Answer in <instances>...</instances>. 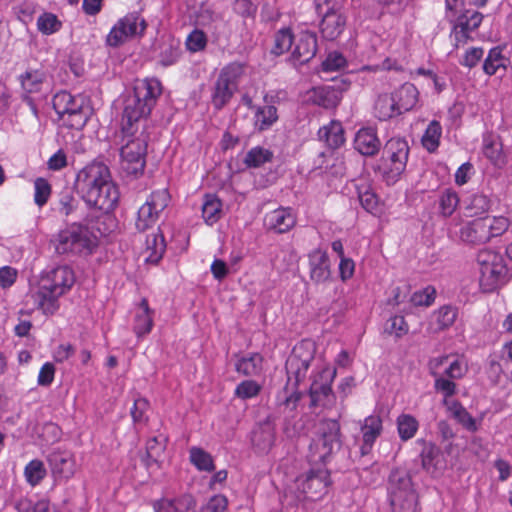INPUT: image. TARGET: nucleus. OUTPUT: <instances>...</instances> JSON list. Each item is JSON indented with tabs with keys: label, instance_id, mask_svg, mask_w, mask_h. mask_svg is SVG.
Returning <instances> with one entry per match:
<instances>
[{
	"label": "nucleus",
	"instance_id": "5fc2aeb1",
	"mask_svg": "<svg viewBox=\"0 0 512 512\" xmlns=\"http://www.w3.org/2000/svg\"><path fill=\"white\" fill-rule=\"evenodd\" d=\"M289 385L290 384L287 383L283 391L277 396V400L280 405L285 407V410L292 412L295 411L298 406L301 399V393L297 389L298 386H294V384H292V388L290 390Z\"/></svg>",
	"mask_w": 512,
	"mask_h": 512
},
{
	"label": "nucleus",
	"instance_id": "f8f14e48",
	"mask_svg": "<svg viewBox=\"0 0 512 512\" xmlns=\"http://www.w3.org/2000/svg\"><path fill=\"white\" fill-rule=\"evenodd\" d=\"M147 29V22L139 12H129L119 18L106 36V45L119 47L132 38H141Z\"/></svg>",
	"mask_w": 512,
	"mask_h": 512
},
{
	"label": "nucleus",
	"instance_id": "ddd939ff",
	"mask_svg": "<svg viewBox=\"0 0 512 512\" xmlns=\"http://www.w3.org/2000/svg\"><path fill=\"white\" fill-rule=\"evenodd\" d=\"M171 195L168 188L153 190L140 206L135 222L136 229L144 232L156 225L161 213L168 207Z\"/></svg>",
	"mask_w": 512,
	"mask_h": 512
},
{
	"label": "nucleus",
	"instance_id": "4468645a",
	"mask_svg": "<svg viewBox=\"0 0 512 512\" xmlns=\"http://www.w3.org/2000/svg\"><path fill=\"white\" fill-rule=\"evenodd\" d=\"M316 352L315 343L311 340H302L296 344L288 357L285 368L288 376L287 383L294 380V386H298L306 378L308 369Z\"/></svg>",
	"mask_w": 512,
	"mask_h": 512
},
{
	"label": "nucleus",
	"instance_id": "f704fd0d",
	"mask_svg": "<svg viewBox=\"0 0 512 512\" xmlns=\"http://www.w3.org/2000/svg\"><path fill=\"white\" fill-rule=\"evenodd\" d=\"M458 316V309L451 305H444L432 314L430 328L434 332H440L451 327Z\"/></svg>",
	"mask_w": 512,
	"mask_h": 512
},
{
	"label": "nucleus",
	"instance_id": "a18cd8bd",
	"mask_svg": "<svg viewBox=\"0 0 512 512\" xmlns=\"http://www.w3.org/2000/svg\"><path fill=\"white\" fill-rule=\"evenodd\" d=\"M47 471L43 461L33 459L24 468V477L28 484L35 487L46 477Z\"/></svg>",
	"mask_w": 512,
	"mask_h": 512
},
{
	"label": "nucleus",
	"instance_id": "7ed1b4c3",
	"mask_svg": "<svg viewBox=\"0 0 512 512\" xmlns=\"http://www.w3.org/2000/svg\"><path fill=\"white\" fill-rule=\"evenodd\" d=\"M75 283L73 270L58 266L41 277L34 303L46 315H53L59 309L58 299L66 294Z\"/></svg>",
	"mask_w": 512,
	"mask_h": 512
},
{
	"label": "nucleus",
	"instance_id": "7c9ffc66",
	"mask_svg": "<svg viewBox=\"0 0 512 512\" xmlns=\"http://www.w3.org/2000/svg\"><path fill=\"white\" fill-rule=\"evenodd\" d=\"M154 311L149 307L146 298L141 299L134 317L133 331L141 338L152 331Z\"/></svg>",
	"mask_w": 512,
	"mask_h": 512
},
{
	"label": "nucleus",
	"instance_id": "0e129e2a",
	"mask_svg": "<svg viewBox=\"0 0 512 512\" xmlns=\"http://www.w3.org/2000/svg\"><path fill=\"white\" fill-rule=\"evenodd\" d=\"M386 331L397 338H401L409 332V325L404 316L395 315L388 320Z\"/></svg>",
	"mask_w": 512,
	"mask_h": 512
},
{
	"label": "nucleus",
	"instance_id": "9d476101",
	"mask_svg": "<svg viewBox=\"0 0 512 512\" xmlns=\"http://www.w3.org/2000/svg\"><path fill=\"white\" fill-rule=\"evenodd\" d=\"M388 496L392 512H417L418 497L410 476L401 470L391 472Z\"/></svg>",
	"mask_w": 512,
	"mask_h": 512
},
{
	"label": "nucleus",
	"instance_id": "58836bf2",
	"mask_svg": "<svg viewBox=\"0 0 512 512\" xmlns=\"http://www.w3.org/2000/svg\"><path fill=\"white\" fill-rule=\"evenodd\" d=\"M263 369V357L260 353H250L241 357L235 364V370L247 377L257 376Z\"/></svg>",
	"mask_w": 512,
	"mask_h": 512
},
{
	"label": "nucleus",
	"instance_id": "cd10ccee",
	"mask_svg": "<svg viewBox=\"0 0 512 512\" xmlns=\"http://www.w3.org/2000/svg\"><path fill=\"white\" fill-rule=\"evenodd\" d=\"M154 512H190L195 507V501L190 495L175 498L162 497L152 503Z\"/></svg>",
	"mask_w": 512,
	"mask_h": 512
},
{
	"label": "nucleus",
	"instance_id": "b1692460",
	"mask_svg": "<svg viewBox=\"0 0 512 512\" xmlns=\"http://www.w3.org/2000/svg\"><path fill=\"white\" fill-rule=\"evenodd\" d=\"M354 148L363 156H374L381 148L377 129L374 127L360 128L354 138Z\"/></svg>",
	"mask_w": 512,
	"mask_h": 512
},
{
	"label": "nucleus",
	"instance_id": "dca6fc26",
	"mask_svg": "<svg viewBox=\"0 0 512 512\" xmlns=\"http://www.w3.org/2000/svg\"><path fill=\"white\" fill-rule=\"evenodd\" d=\"M330 471L325 467L312 466L296 479L297 489L309 500H320L331 485Z\"/></svg>",
	"mask_w": 512,
	"mask_h": 512
},
{
	"label": "nucleus",
	"instance_id": "052dcab7",
	"mask_svg": "<svg viewBox=\"0 0 512 512\" xmlns=\"http://www.w3.org/2000/svg\"><path fill=\"white\" fill-rule=\"evenodd\" d=\"M347 66L346 58L339 52H330L325 60L321 63L323 72H336Z\"/></svg>",
	"mask_w": 512,
	"mask_h": 512
},
{
	"label": "nucleus",
	"instance_id": "412c9836",
	"mask_svg": "<svg viewBox=\"0 0 512 512\" xmlns=\"http://www.w3.org/2000/svg\"><path fill=\"white\" fill-rule=\"evenodd\" d=\"M297 223L296 213L290 207H279L264 217V226L277 234L289 232Z\"/></svg>",
	"mask_w": 512,
	"mask_h": 512
},
{
	"label": "nucleus",
	"instance_id": "423d86ee",
	"mask_svg": "<svg viewBox=\"0 0 512 512\" xmlns=\"http://www.w3.org/2000/svg\"><path fill=\"white\" fill-rule=\"evenodd\" d=\"M409 145L404 138L393 137L383 148L377 172L387 185H394L406 169Z\"/></svg>",
	"mask_w": 512,
	"mask_h": 512
},
{
	"label": "nucleus",
	"instance_id": "473e14b6",
	"mask_svg": "<svg viewBox=\"0 0 512 512\" xmlns=\"http://www.w3.org/2000/svg\"><path fill=\"white\" fill-rule=\"evenodd\" d=\"M252 444L261 452L271 449L275 441V429L269 421L260 423L252 432Z\"/></svg>",
	"mask_w": 512,
	"mask_h": 512
},
{
	"label": "nucleus",
	"instance_id": "13d9d810",
	"mask_svg": "<svg viewBox=\"0 0 512 512\" xmlns=\"http://www.w3.org/2000/svg\"><path fill=\"white\" fill-rule=\"evenodd\" d=\"M490 240L503 235L510 226V221L505 216L484 217Z\"/></svg>",
	"mask_w": 512,
	"mask_h": 512
},
{
	"label": "nucleus",
	"instance_id": "4c0bfd02",
	"mask_svg": "<svg viewBox=\"0 0 512 512\" xmlns=\"http://www.w3.org/2000/svg\"><path fill=\"white\" fill-rule=\"evenodd\" d=\"M508 63L509 59L503 54V48L493 47L484 59L483 72L488 76L495 75L501 69L506 71Z\"/></svg>",
	"mask_w": 512,
	"mask_h": 512
},
{
	"label": "nucleus",
	"instance_id": "c85d7f7f",
	"mask_svg": "<svg viewBox=\"0 0 512 512\" xmlns=\"http://www.w3.org/2000/svg\"><path fill=\"white\" fill-rule=\"evenodd\" d=\"M345 24L346 19L341 13L335 10L327 11L320 23L323 38L329 41L337 39L344 31Z\"/></svg>",
	"mask_w": 512,
	"mask_h": 512
},
{
	"label": "nucleus",
	"instance_id": "39448f33",
	"mask_svg": "<svg viewBox=\"0 0 512 512\" xmlns=\"http://www.w3.org/2000/svg\"><path fill=\"white\" fill-rule=\"evenodd\" d=\"M430 375L434 378V389L442 394L443 405L452 402L451 397L457 392L454 380L464 377L468 371L466 362L459 357L450 360L449 355L434 357L428 362Z\"/></svg>",
	"mask_w": 512,
	"mask_h": 512
},
{
	"label": "nucleus",
	"instance_id": "a878e982",
	"mask_svg": "<svg viewBox=\"0 0 512 512\" xmlns=\"http://www.w3.org/2000/svg\"><path fill=\"white\" fill-rule=\"evenodd\" d=\"M48 462L52 472L60 478L70 479L75 473L76 461L71 452L53 451L48 456Z\"/></svg>",
	"mask_w": 512,
	"mask_h": 512
},
{
	"label": "nucleus",
	"instance_id": "a211bd4d",
	"mask_svg": "<svg viewBox=\"0 0 512 512\" xmlns=\"http://www.w3.org/2000/svg\"><path fill=\"white\" fill-rule=\"evenodd\" d=\"M112 179L110 169L101 162H92L83 167L76 177V185L82 196L89 192L92 194L95 188L102 186Z\"/></svg>",
	"mask_w": 512,
	"mask_h": 512
},
{
	"label": "nucleus",
	"instance_id": "c9c22d12",
	"mask_svg": "<svg viewBox=\"0 0 512 512\" xmlns=\"http://www.w3.org/2000/svg\"><path fill=\"white\" fill-rule=\"evenodd\" d=\"M373 116L379 121H388L400 116L390 93H381L375 99Z\"/></svg>",
	"mask_w": 512,
	"mask_h": 512
},
{
	"label": "nucleus",
	"instance_id": "bb28decb",
	"mask_svg": "<svg viewBox=\"0 0 512 512\" xmlns=\"http://www.w3.org/2000/svg\"><path fill=\"white\" fill-rule=\"evenodd\" d=\"M390 94L399 115L411 111L418 102L419 92L412 83H404Z\"/></svg>",
	"mask_w": 512,
	"mask_h": 512
},
{
	"label": "nucleus",
	"instance_id": "9b49d317",
	"mask_svg": "<svg viewBox=\"0 0 512 512\" xmlns=\"http://www.w3.org/2000/svg\"><path fill=\"white\" fill-rule=\"evenodd\" d=\"M447 19L451 25L449 34L451 45L458 50L477 38L484 15L476 10L464 9L453 19L450 17Z\"/></svg>",
	"mask_w": 512,
	"mask_h": 512
},
{
	"label": "nucleus",
	"instance_id": "37998d69",
	"mask_svg": "<svg viewBox=\"0 0 512 512\" xmlns=\"http://www.w3.org/2000/svg\"><path fill=\"white\" fill-rule=\"evenodd\" d=\"M398 436L406 442L415 437L419 430V421L411 414L402 413L396 418Z\"/></svg>",
	"mask_w": 512,
	"mask_h": 512
},
{
	"label": "nucleus",
	"instance_id": "de8ad7c7",
	"mask_svg": "<svg viewBox=\"0 0 512 512\" xmlns=\"http://www.w3.org/2000/svg\"><path fill=\"white\" fill-rule=\"evenodd\" d=\"M273 159V152L269 149L256 146L251 148L244 159V163L247 167L258 168L265 163L271 162Z\"/></svg>",
	"mask_w": 512,
	"mask_h": 512
},
{
	"label": "nucleus",
	"instance_id": "e433bc0d",
	"mask_svg": "<svg viewBox=\"0 0 512 512\" xmlns=\"http://www.w3.org/2000/svg\"><path fill=\"white\" fill-rule=\"evenodd\" d=\"M444 406L446 407L449 415L462 425L463 428L470 432H476L478 430L476 420L458 400L448 402Z\"/></svg>",
	"mask_w": 512,
	"mask_h": 512
},
{
	"label": "nucleus",
	"instance_id": "49530a36",
	"mask_svg": "<svg viewBox=\"0 0 512 512\" xmlns=\"http://www.w3.org/2000/svg\"><path fill=\"white\" fill-rule=\"evenodd\" d=\"M441 135V124L436 120L431 121L421 139L423 147L429 152H434L439 147Z\"/></svg>",
	"mask_w": 512,
	"mask_h": 512
},
{
	"label": "nucleus",
	"instance_id": "774afa93",
	"mask_svg": "<svg viewBox=\"0 0 512 512\" xmlns=\"http://www.w3.org/2000/svg\"><path fill=\"white\" fill-rule=\"evenodd\" d=\"M55 366L51 362L44 363L38 373L37 383L39 386H50L55 378Z\"/></svg>",
	"mask_w": 512,
	"mask_h": 512
},
{
	"label": "nucleus",
	"instance_id": "8fccbe9b",
	"mask_svg": "<svg viewBox=\"0 0 512 512\" xmlns=\"http://www.w3.org/2000/svg\"><path fill=\"white\" fill-rule=\"evenodd\" d=\"M36 25L38 31L42 34L52 35L60 31L63 24L57 15L51 12H44L37 18Z\"/></svg>",
	"mask_w": 512,
	"mask_h": 512
},
{
	"label": "nucleus",
	"instance_id": "aec40b11",
	"mask_svg": "<svg viewBox=\"0 0 512 512\" xmlns=\"http://www.w3.org/2000/svg\"><path fill=\"white\" fill-rule=\"evenodd\" d=\"M317 50V35L308 30L301 31L295 37L290 62L295 67L307 64L315 57Z\"/></svg>",
	"mask_w": 512,
	"mask_h": 512
},
{
	"label": "nucleus",
	"instance_id": "c03bdc74",
	"mask_svg": "<svg viewBox=\"0 0 512 512\" xmlns=\"http://www.w3.org/2000/svg\"><path fill=\"white\" fill-rule=\"evenodd\" d=\"M189 460L199 471L212 472L215 470L213 456L203 448L193 446L189 449Z\"/></svg>",
	"mask_w": 512,
	"mask_h": 512
},
{
	"label": "nucleus",
	"instance_id": "c756f323",
	"mask_svg": "<svg viewBox=\"0 0 512 512\" xmlns=\"http://www.w3.org/2000/svg\"><path fill=\"white\" fill-rule=\"evenodd\" d=\"M383 430L382 419L379 415H370L364 419L361 426L363 444L361 446L362 454H367L373 447L376 439Z\"/></svg>",
	"mask_w": 512,
	"mask_h": 512
},
{
	"label": "nucleus",
	"instance_id": "680f3d73",
	"mask_svg": "<svg viewBox=\"0 0 512 512\" xmlns=\"http://www.w3.org/2000/svg\"><path fill=\"white\" fill-rule=\"evenodd\" d=\"M186 48L191 52H199L206 48L207 46V36L206 34L199 29H194L186 39Z\"/></svg>",
	"mask_w": 512,
	"mask_h": 512
},
{
	"label": "nucleus",
	"instance_id": "a19ab883",
	"mask_svg": "<svg viewBox=\"0 0 512 512\" xmlns=\"http://www.w3.org/2000/svg\"><path fill=\"white\" fill-rule=\"evenodd\" d=\"M165 249L166 244L163 234L156 232L148 235L145 249V253L147 254L146 261L154 264L158 263L163 257Z\"/></svg>",
	"mask_w": 512,
	"mask_h": 512
},
{
	"label": "nucleus",
	"instance_id": "393cba45",
	"mask_svg": "<svg viewBox=\"0 0 512 512\" xmlns=\"http://www.w3.org/2000/svg\"><path fill=\"white\" fill-rule=\"evenodd\" d=\"M460 239L471 245H480L490 241L484 217L476 218L464 224L459 231Z\"/></svg>",
	"mask_w": 512,
	"mask_h": 512
},
{
	"label": "nucleus",
	"instance_id": "72a5a7b5",
	"mask_svg": "<svg viewBox=\"0 0 512 512\" xmlns=\"http://www.w3.org/2000/svg\"><path fill=\"white\" fill-rule=\"evenodd\" d=\"M318 137L331 149H337L345 142L342 124L334 120L319 129Z\"/></svg>",
	"mask_w": 512,
	"mask_h": 512
},
{
	"label": "nucleus",
	"instance_id": "338daca9",
	"mask_svg": "<svg viewBox=\"0 0 512 512\" xmlns=\"http://www.w3.org/2000/svg\"><path fill=\"white\" fill-rule=\"evenodd\" d=\"M149 408V401L144 397H138L134 400L130 410L131 417L135 423L145 422L147 420L146 412Z\"/></svg>",
	"mask_w": 512,
	"mask_h": 512
},
{
	"label": "nucleus",
	"instance_id": "e2e57ef3",
	"mask_svg": "<svg viewBox=\"0 0 512 512\" xmlns=\"http://www.w3.org/2000/svg\"><path fill=\"white\" fill-rule=\"evenodd\" d=\"M435 297V288L432 286H427L422 290L414 292L410 301L414 306H430L434 303Z\"/></svg>",
	"mask_w": 512,
	"mask_h": 512
},
{
	"label": "nucleus",
	"instance_id": "20e7f679",
	"mask_svg": "<svg viewBox=\"0 0 512 512\" xmlns=\"http://www.w3.org/2000/svg\"><path fill=\"white\" fill-rule=\"evenodd\" d=\"M162 93L161 82L157 78L137 79L134 83L133 95L126 102L122 112V120L140 122L146 125L157 99Z\"/></svg>",
	"mask_w": 512,
	"mask_h": 512
},
{
	"label": "nucleus",
	"instance_id": "4be33fe9",
	"mask_svg": "<svg viewBox=\"0 0 512 512\" xmlns=\"http://www.w3.org/2000/svg\"><path fill=\"white\" fill-rule=\"evenodd\" d=\"M309 276L316 284L324 283L331 276L330 261L326 251L314 249L308 254Z\"/></svg>",
	"mask_w": 512,
	"mask_h": 512
},
{
	"label": "nucleus",
	"instance_id": "6e6d98bb",
	"mask_svg": "<svg viewBox=\"0 0 512 512\" xmlns=\"http://www.w3.org/2000/svg\"><path fill=\"white\" fill-rule=\"evenodd\" d=\"M278 119L277 109L275 106L267 105L259 108L255 114V125L259 130L268 129Z\"/></svg>",
	"mask_w": 512,
	"mask_h": 512
},
{
	"label": "nucleus",
	"instance_id": "09e8293b",
	"mask_svg": "<svg viewBox=\"0 0 512 512\" xmlns=\"http://www.w3.org/2000/svg\"><path fill=\"white\" fill-rule=\"evenodd\" d=\"M439 213L443 217H450L457 209L460 199L456 191L445 189L439 196Z\"/></svg>",
	"mask_w": 512,
	"mask_h": 512
},
{
	"label": "nucleus",
	"instance_id": "5701e85b",
	"mask_svg": "<svg viewBox=\"0 0 512 512\" xmlns=\"http://www.w3.org/2000/svg\"><path fill=\"white\" fill-rule=\"evenodd\" d=\"M307 100L325 109H335L342 100V92L333 86H318L307 92Z\"/></svg>",
	"mask_w": 512,
	"mask_h": 512
},
{
	"label": "nucleus",
	"instance_id": "6ab92c4d",
	"mask_svg": "<svg viewBox=\"0 0 512 512\" xmlns=\"http://www.w3.org/2000/svg\"><path fill=\"white\" fill-rule=\"evenodd\" d=\"M82 198L89 206L102 211L101 214L110 215V212L116 208L119 202L120 193L117 185L111 179L102 186L95 188L93 194L89 192Z\"/></svg>",
	"mask_w": 512,
	"mask_h": 512
},
{
	"label": "nucleus",
	"instance_id": "4d7b16f0",
	"mask_svg": "<svg viewBox=\"0 0 512 512\" xmlns=\"http://www.w3.org/2000/svg\"><path fill=\"white\" fill-rule=\"evenodd\" d=\"M167 439L162 436H154L146 442L147 465L157 462V459L163 454L166 448Z\"/></svg>",
	"mask_w": 512,
	"mask_h": 512
},
{
	"label": "nucleus",
	"instance_id": "79ce46f5",
	"mask_svg": "<svg viewBox=\"0 0 512 512\" xmlns=\"http://www.w3.org/2000/svg\"><path fill=\"white\" fill-rule=\"evenodd\" d=\"M19 80L22 89L26 93H38L42 90L43 84L46 81V74L39 69L27 70L20 75Z\"/></svg>",
	"mask_w": 512,
	"mask_h": 512
},
{
	"label": "nucleus",
	"instance_id": "2f4dec72",
	"mask_svg": "<svg viewBox=\"0 0 512 512\" xmlns=\"http://www.w3.org/2000/svg\"><path fill=\"white\" fill-rule=\"evenodd\" d=\"M358 198L364 210L374 216H380L383 212V203L368 183L356 186Z\"/></svg>",
	"mask_w": 512,
	"mask_h": 512
},
{
	"label": "nucleus",
	"instance_id": "6e6552de",
	"mask_svg": "<svg viewBox=\"0 0 512 512\" xmlns=\"http://www.w3.org/2000/svg\"><path fill=\"white\" fill-rule=\"evenodd\" d=\"M246 71V64L238 61L226 64L219 72L211 93V103L216 110L223 109L238 91Z\"/></svg>",
	"mask_w": 512,
	"mask_h": 512
},
{
	"label": "nucleus",
	"instance_id": "0eeeda50",
	"mask_svg": "<svg viewBox=\"0 0 512 512\" xmlns=\"http://www.w3.org/2000/svg\"><path fill=\"white\" fill-rule=\"evenodd\" d=\"M340 424L334 419H325L320 424V434L309 446L308 461L312 466L325 467L332 454L341 446Z\"/></svg>",
	"mask_w": 512,
	"mask_h": 512
},
{
	"label": "nucleus",
	"instance_id": "69168bd1",
	"mask_svg": "<svg viewBox=\"0 0 512 512\" xmlns=\"http://www.w3.org/2000/svg\"><path fill=\"white\" fill-rule=\"evenodd\" d=\"M483 56L484 49L482 47H471L464 52L459 63L463 67L472 69L478 65Z\"/></svg>",
	"mask_w": 512,
	"mask_h": 512
},
{
	"label": "nucleus",
	"instance_id": "ea45409f",
	"mask_svg": "<svg viewBox=\"0 0 512 512\" xmlns=\"http://www.w3.org/2000/svg\"><path fill=\"white\" fill-rule=\"evenodd\" d=\"M222 216V201L215 194H205L202 202V217L207 225H213Z\"/></svg>",
	"mask_w": 512,
	"mask_h": 512
},
{
	"label": "nucleus",
	"instance_id": "1a4fd4ad",
	"mask_svg": "<svg viewBox=\"0 0 512 512\" xmlns=\"http://www.w3.org/2000/svg\"><path fill=\"white\" fill-rule=\"evenodd\" d=\"M481 290L491 293L504 285L507 276V267L503 256L491 249H482L477 254Z\"/></svg>",
	"mask_w": 512,
	"mask_h": 512
},
{
	"label": "nucleus",
	"instance_id": "f3484780",
	"mask_svg": "<svg viewBox=\"0 0 512 512\" xmlns=\"http://www.w3.org/2000/svg\"><path fill=\"white\" fill-rule=\"evenodd\" d=\"M336 376V370L328 366L323 367L313 375L309 394L311 406L331 407L335 402L332 391V383Z\"/></svg>",
	"mask_w": 512,
	"mask_h": 512
},
{
	"label": "nucleus",
	"instance_id": "f257e3e1",
	"mask_svg": "<svg viewBox=\"0 0 512 512\" xmlns=\"http://www.w3.org/2000/svg\"><path fill=\"white\" fill-rule=\"evenodd\" d=\"M111 215L87 216L83 222L68 225L58 235L57 250L61 253L89 255L98 246L100 236L112 231Z\"/></svg>",
	"mask_w": 512,
	"mask_h": 512
},
{
	"label": "nucleus",
	"instance_id": "f03ea898",
	"mask_svg": "<svg viewBox=\"0 0 512 512\" xmlns=\"http://www.w3.org/2000/svg\"><path fill=\"white\" fill-rule=\"evenodd\" d=\"M116 141L120 146V159L123 170L134 177L143 175L146 167V156L149 141L147 125L140 122L122 120L116 133Z\"/></svg>",
	"mask_w": 512,
	"mask_h": 512
},
{
	"label": "nucleus",
	"instance_id": "2eb2a0df",
	"mask_svg": "<svg viewBox=\"0 0 512 512\" xmlns=\"http://www.w3.org/2000/svg\"><path fill=\"white\" fill-rule=\"evenodd\" d=\"M53 108L63 123L71 129H81L87 122L82 101L67 91L56 93L52 100Z\"/></svg>",
	"mask_w": 512,
	"mask_h": 512
},
{
	"label": "nucleus",
	"instance_id": "3c124183",
	"mask_svg": "<svg viewBox=\"0 0 512 512\" xmlns=\"http://www.w3.org/2000/svg\"><path fill=\"white\" fill-rule=\"evenodd\" d=\"M295 37L290 28H282L275 33L272 53L279 56L289 51Z\"/></svg>",
	"mask_w": 512,
	"mask_h": 512
},
{
	"label": "nucleus",
	"instance_id": "864d4df0",
	"mask_svg": "<svg viewBox=\"0 0 512 512\" xmlns=\"http://www.w3.org/2000/svg\"><path fill=\"white\" fill-rule=\"evenodd\" d=\"M52 194V186L49 181L43 177L34 180V203L42 208L45 206Z\"/></svg>",
	"mask_w": 512,
	"mask_h": 512
},
{
	"label": "nucleus",
	"instance_id": "bf43d9fd",
	"mask_svg": "<svg viewBox=\"0 0 512 512\" xmlns=\"http://www.w3.org/2000/svg\"><path fill=\"white\" fill-rule=\"evenodd\" d=\"M490 206V199L486 195L474 194L470 197L466 210L468 211V216L473 217L487 212Z\"/></svg>",
	"mask_w": 512,
	"mask_h": 512
},
{
	"label": "nucleus",
	"instance_id": "603ef678",
	"mask_svg": "<svg viewBox=\"0 0 512 512\" xmlns=\"http://www.w3.org/2000/svg\"><path fill=\"white\" fill-rule=\"evenodd\" d=\"M262 391V385L255 380H243L234 390V396L241 400L256 398Z\"/></svg>",
	"mask_w": 512,
	"mask_h": 512
}]
</instances>
